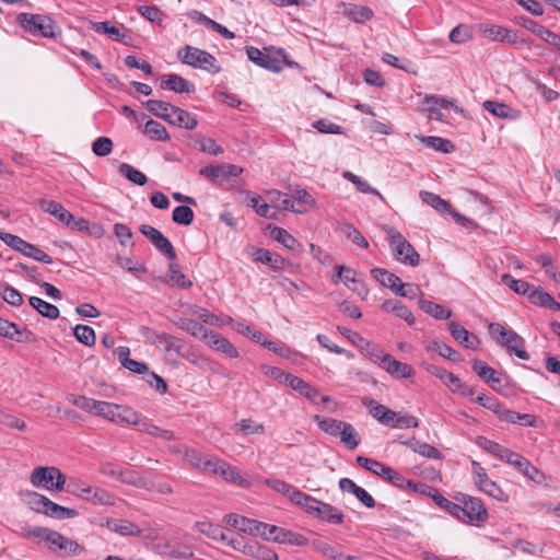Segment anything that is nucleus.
<instances>
[{"mask_svg":"<svg viewBox=\"0 0 560 560\" xmlns=\"http://www.w3.org/2000/svg\"><path fill=\"white\" fill-rule=\"evenodd\" d=\"M390 249L395 258L404 265L416 267L419 265L420 255L406 237L394 228L384 226Z\"/></svg>","mask_w":560,"mask_h":560,"instance_id":"1","label":"nucleus"},{"mask_svg":"<svg viewBox=\"0 0 560 560\" xmlns=\"http://www.w3.org/2000/svg\"><path fill=\"white\" fill-rule=\"evenodd\" d=\"M488 331L499 345L505 347L517 358L522 360L529 359V354L524 349L525 340L516 331L512 329H505L499 323L489 324Z\"/></svg>","mask_w":560,"mask_h":560,"instance_id":"2","label":"nucleus"},{"mask_svg":"<svg viewBox=\"0 0 560 560\" xmlns=\"http://www.w3.org/2000/svg\"><path fill=\"white\" fill-rule=\"evenodd\" d=\"M177 57L183 63L210 73H218L221 70L217 65L214 56L197 47L186 45L183 49L178 50Z\"/></svg>","mask_w":560,"mask_h":560,"instance_id":"3","label":"nucleus"},{"mask_svg":"<svg viewBox=\"0 0 560 560\" xmlns=\"http://www.w3.org/2000/svg\"><path fill=\"white\" fill-rule=\"evenodd\" d=\"M30 481L37 488H44L50 491H61L65 489L66 476L55 466H39L31 474Z\"/></svg>","mask_w":560,"mask_h":560,"instance_id":"4","label":"nucleus"},{"mask_svg":"<svg viewBox=\"0 0 560 560\" xmlns=\"http://www.w3.org/2000/svg\"><path fill=\"white\" fill-rule=\"evenodd\" d=\"M18 23L32 35H40L45 38L56 37L55 23L51 18L44 14L20 13Z\"/></svg>","mask_w":560,"mask_h":560,"instance_id":"5","label":"nucleus"},{"mask_svg":"<svg viewBox=\"0 0 560 560\" xmlns=\"http://www.w3.org/2000/svg\"><path fill=\"white\" fill-rule=\"evenodd\" d=\"M68 491L96 505H113L115 503L114 495L107 490L98 487H90L83 482H70L68 485Z\"/></svg>","mask_w":560,"mask_h":560,"instance_id":"6","label":"nucleus"},{"mask_svg":"<svg viewBox=\"0 0 560 560\" xmlns=\"http://www.w3.org/2000/svg\"><path fill=\"white\" fill-rule=\"evenodd\" d=\"M370 355L373 361L380 365V368L394 377L407 378L413 375V369L411 365L396 360L393 355L385 353L376 347L372 348Z\"/></svg>","mask_w":560,"mask_h":560,"instance_id":"7","label":"nucleus"},{"mask_svg":"<svg viewBox=\"0 0 560 560\" xmlns=\"http://www.w3.org/2000/svg\"><path fill=\"white\" fill-rule=\"evenodd\" d=\"M455 499L463 505V522L480 526L488 520V512L482 502L474 497L459 493Z\"/></svg>","mask_w":560,"mask_h":560,"instance_id":"8","label":"nucleus"},{"mask_svg":"<svg viewBox=\"0 0 560 560\" xmlns=\"http://www.w3.org/2000/svg\"><path fill=\"white\" fill-rule=\"evenodd\" d=\"M0 238L12 249L20 252L24 256L33 258L44 264H51L52 259L37 246L24 241L18 235L11 233H0Z\"/></svg>","mask_w":560,"mask_h":560,"instance_id":"9","label":"nucleus"},{"mask_svg":"<svg viewBox=\"0 0 560 560\" xmlns=\"http://www.w3.org/2000/svg\"><path fill=\"white\" fill-rule=\"evenodd\" d=\"M48 541V549L60 557H78L84 552V546L54 530Z\"/></svg>","mask_w":560,"mask_h":560,"instance_id":"10","label":"nucleus"},{"mask_svg":"<svg viewBox=\"0 0 560 560\" xmlns=\"http://www.w3.org/2000/svg\"><path fill=\"white\" fill-rule=\"evenodd\" d=\"M139 231L149 238L152 245L163 254L167 259L175 260L176 252L167 237L163 235L158 229L149 224H142Z\"/></svg>","mask_w":560,"mask_h":560,"instance_id":"11","label":"nucleus"},{"mask_svg":"<svg viewBox=\"0 0 560 560\" xmlns=\"http://www.w3.org/2000/svg\"><path fill=\"white\" fill-rule=\"evenodd\" d=\"M471 466L474 468L475 485L488 495L498 500H502L505 495L504 492L494 481L488 477L486 470L480 466V464L474 460Z\"/></svg>","mask_w":560,"mask_h":560,"instance_id":"12","label":"nucleus"},{"mask_svg":"<svg viewBox=\"0 0 560 560\" xmlns=\"http://www.w3.org/2000/svg\"><path fill=\"white\" fill-rule=\"evenodd\" d=\"M512 465L517 471L523 474L526 478L540 485L546 480V476L537 467L533 466L528 459L522 455L513 452L511 459L506 462Z\"/></svg>","mask_w":560,"mask_h":560,"instance_id":"13","label":"nucleus"},{"mask_svg":"<svg viewBox=\"0 0 560 560\" xmlns=\"http://www.w3.org/2000/svg\"><path fill=\"white\" fill-rule=\"evenodd\" d=\"M518 23L560 51V35L528 18H520Z\"/></svg>","mask_w":560,"mask_h":560,"instance_id":"14","label":"nucleus"},{"mask_svg":"<svg viewBox=\"0 0 560 560\" xmlns=\"http://www.w3.org/2000/svg\"><path fill=\"white\" fill-rule=\"evenodd\" d=\"M132 418L133 419L130 421V427H135L141 433H147L152 436H160L164 440H171L173 438L172 431L160 429L153 424L149 418L136 410H133Z\"/></svg>","mask_w":560,"mask_h":560,"instance_id":"15","label":"nucleus"},{"mask_svg":"<svg viewBox=\"0 0 560 560\" xmlns=\"http://www.w3.org/2000/svg\"><path fill=\"white\" fill-rule=\"evenodd\" d=\"M308 513L330 524H341L343 522V514L340 510L319 500H317V504L308 506Z\"/></svg>","mask_w":560,"mask_h":560,"instance_id":"16","label":"nucleus"},{"mask_svg":"<svg viewBox=\"0 0 560 560\" xmlns=\"http://www.w3.org/2000/svg\"><path fill=\"white\" fill-rule=\"evenodd\" d=\"M224 521L229 526L253 536H256L259 528H265L261 522L238 514H229L224 517Z\"/></svg>","mask_w":560,"mask_h":560,"instance_id":"17","label":"nucleus"},{"mask_svg":"<svg viewBox=\"0 0 560 560\" xmlns=\"http://www.w3.org/2000/svg\"><path fill=\"white\" fill-rule=\"evenodd\" d=\"M246 54L252 62L264 69H267L272 72H279L282 69L279 61L276 58L271 57L270 55L264 52L262 50L256 47H247Z\"/></svg>","mask_w":560,"mask_h":560,"instance_id":"18","label":"nucleus"},{"mask_svg":"<svg viewBox=\"0 0 560 560\" xmlns=\"http://www.w3.org/2000/svg\"><path fill=\"white\" fill-rule=\"evenodd\" d=\"M205 343L208 345L211 349L222 352L228 358L240 357V352L236 349V347L226 338H224L223 336L219 335L213 330L210 331Z\"/></svg>","mask_w":560,"mask_h":560,"instance_id":"19","label":"nucleus"},{"mask_svg":"<svg viewBox=\"0 0 560 560\" xmlns=\"http://www.w3.org/2000/svg\"><path fill=\"white\" fill-rule=\"evenodd\" d=\"M285 385L291 387L293 390L298 392L301 396L305 397L311 402L316 404L317 397L319 396V392L310 383L303 381L302 378L293 374H287Z\"/></svg>","mask_w":560,"mask_h":560,"instance_id":"20","label":"nucleus"},{"mask_svg":"<svg viewBox=\"0 0 560 560\" xmlns=\"http://www.w3.org/2000/svg\"><path fill=\"white\" fill-rule=\"evenodd\" d=\"M339 488L345 492L352 493L364 506L369 509L375 506V500L373 497L350 478H341L339 480Z\"/></svg>","mask_w":560,"mask_h":560,"instance_id":"21","label":"nucleus"},{"mask_svg":"<svg viewBox=\"0 0 560 560\" xmlns=\"http://www.w3.org/2000/svg\"><path fill=\"white\" fill-rule=\"evenodd\" d=\"M378 468H375V471L373 472L376 476L382 477L384 480L390 482L393 486L398 488H416L415 483L412 481L407 480L402 475H400L398 471L394 470L392 467L384 465L383 463L378 462L377 464Z\"/></svg>","mask_w":560,"mask_h":560,"instance_id":"22","label":"nucleus"},{"mask_svg":"<svg viewBox=\"0 0 560 560\" xmlns=\"http://www.w3.org/2000/svg\"><path fill=\"white\" fill-rule=\"evenodd\" d=\"M311 548L314 552L329 560H345L346 553L338 545H331L322 539H314L311 542Z\"/></svg>","mask_w":560,"mask_h":560,"instance_id":"23","label":"nucleus"},{"mask_svg":"<svg viewBox=\"0 0 560 560\" xmlns=\"http://www.w3.org/2000/svg\"><path fill=\"white\" fill-rule=\"evenodd\" d=\"M161 85L176 93H194L195 85L178 74H164L160 78Z\"/></svg>","mask_w":560,"mask_h":560,"instance_id":"24","label":"nucleus"},{"mask_svg":"<svg viewBox=\"0 0 560 560\" xmlns=\"http://www.w3.org/2000/svg\"><path fill=\"white\" fill-rule=\"evenodd\" d=\"M105 526L121 536L138 537L142 533V529L137 524L128 520L108 518Z\"/></svg>","mask_w":560,"mask_h":560,"instance_id":"25","label":"nucleus"},{"mask_svg":"<svg viewBox=\"0 0 560 560\" xmlns=\"http://www.w3.org/2000/svg\"><path fill=\"white\" fill-rule=\"evenodd\" d=\"M448 330L452 337L467 349L476 350L479 346V339L471 336L469 331L459 326L456 322L448 323Z\"/></svg>","mask_w":560,"mask_h":560,"instance_id":"26","label":"nucleus"},{"mask_svg":"<svg viewBox=\"0 0 560 560\" xmlns=\"http://www.w3.org/2000/svg\"><path fill=\"white\" fill-rule=\"evenodd\" d=\"M472 371L487 384H489L493 389H498V386L501 383V380L497 375V371L489 366L481 360H474L471 363Z\"/></svg>","mask_w":560,"mask_h":560,"instance_id":"27","label":"nucleus"},{"mask_svg":"<svg viewBox=\"0 0 560 560\" xmlns=\"http://www.w3.org/2000/svg\"><path fill=\"white\" fill-rule=\"evenodd\" d=\"M166 121L187 130L194 129L198 124L197 119L190 113L176 106L171 108V113Z\"/></svg>","mask_w":560,"mask_h":560,"instance_id":"28","label":"nucleus"},{"mask_svg":"<svg viewBox=\"0 0 560 560\" xmlns=\"http://www.w3.org/2000/svg\"><path fill=\"white\" fill-rule=\"evenodd\" d=\"M363 405L369 409L371 416L375 418L382 424H389L393 416H395V411L386 407L385 405H381L372 398H364Z\"/></svg>","mask_w":560,"mask_h":560,"instance_id":"29","label":"nucleus"},{"mask_svg":"<svg viewBox=\"0 0 560 560\" xmlns=\"http://www.w3.org/2000/svg\"><path fill=\"white\" fill-rule=\"evenodd\" d=\"M342 14L354 23H364L374 15L372 9L365 5L348 3L342 4Z\"/></svg>","mask_w":560,"mask_h":560,"instance_id":"30","label":"nucleus"},{"mask_svg":"<svg viewBox=\"0 0 560 560\" xmlns=\"http://www.w3.org/2000/svg\"><path fill=\"white\" fill-rule=\"evenodd\" d=\"M477 444L479 447H481L482 450H485L486 452L490 453L492 456L503 460V462H508L509 459H511V456H512V453L513 451H511L510 448L508 447H504L502 445H500L499 443L494 442V441H491L487 438H483V436H479L477 439Z\"/></svg>","mask_w":560,"mask_h":560,"instance_id":"31","label":"nucleus"},{"mask_svg":"<svg viewBox=\"0 0 560 560\" xmlns=\"http://www.w3.org/2000/svg\"><path fill=\"white\" fill-rule=\"evenodd\" d=\"M253 257L255 261L267 265L275 270L284 268L285 260L280 255L272 254L265 248H256L253 253Z\"/></svg>","mask_w":560,"mask_h":560,"instance_id":"32","label":"nucleus"},{"mask_svg":"<svg viewBox=\"0 0 560 560\" xmlns=\"http://www.w3.org/2000/svg\"><path fill=\"white\" fill-rule=\"evenodd\" d=\"M91 28L96 33L108 35L112 39H114L116 42H119L122 44H128L129 36L126 35L125 33H121L118 27L112 25L107 21L92 22Z\"/></svg>","mask_w":560,"mask_h":560,"instance_id":"33","label":"nucleus"},{"mask_svg":"<svg viewBox=\"0 0 560 560\" xmlns=\"http://www.w3.org/2000/svg\"><path fill=\"white\" fill-rule=\"evenodd\" d=\"M402 443L405 445H407L408 447H410L415 453H417L423 457L432 458V459L442 458V453L436 447H434L425 442H421L415 438H412L406 442H402Z\"/></svg>","mask_w":560,"mask_h":560,"instance_id":"34","label":"nucleus"},{"mask_svg":"<svg viewBox=\"0 0 560 560\" xmlns=\"http://www.w3.org/2000/svg\"><path fill=\"white\" fill-rule=\"evenodd\" d=\"M40 205L44 211L54 215L66 225H71V222L73 221V215L61 203L56 201L43 200Z\"/></svg>","mask_w":560,"mask_h":560,"instance_id":"35","label":"nucleus"},{"mask_svg":"<svg viewBox=\"0 0 560 560\" xmlns=\"http://www.w3.org/2000/svg\"><path fill=\"white\" fill-rule=\"evenodd\" d=\"M371 273L382 285L390 289L394 293H396L398 288H400V285L402 284L398 276L389 272L386 269L374 268L371 270Z\"/></svg>","mask_w":560,"mask_h":560,"instance_id":"36","label":"nucleus"},{"mask_svg":"<svg viewBox=\"0 0 560 560\" xmlns=\"http://www.w3.org/2000/svg\"><path fill=\"white\" fill-rule=\"evenodd\" d=\"M130 350L127 347L118 348V359L121 365L137 374H148L149 368L145 363L129 358Z\"/></svg>","mask_w":560,"mask_h":560,"instance_id":"37","label":"nucleus"},{"mask_svg":"<svg viewBox=\"0 0 560 560\" xmlns=\"http://www.w3.org/2000/svg\"><path fill=\"white\" fill-rule=\"evenodd\" d=\"M177 326L180 329L189 332L191 336L201 339L203 342L206 341L208 335L211 331L210 329L206 328L202 324L189 318H180L177 322Z\"/></svg>","mask_w":560,"mask_h":560,"instance_id":"38","label":"nucleus"},{"mask_svg":"<svg viewBox=\"0 0 560 560\" xmlns=\"http://www.w3.org/2000/svg\"><path fill=\"white\" fill-rule=\"evenodd\" d=\"M381 308L384 312L395 313L398 317L406 320L409 325H412L415 323V317H413L412 313L408 310L407 306L401 304V302H399V301H396V300L385 301L382 304Z\"/></svg>","mask_w":560,"mask_h":560,"instance_id":"39","label":"nucleus"},{"mask_svg":"<svg viewBox=\"0 0 560 560\" xmlns=\"http://www.w3.org/2000/svg\"><path fill=\"white\" fill-rule=\"evenodd\" d=\"M164 553L179 559H188L194 556V551L189 546L174 540H167L164 544Z\"/></svg>","mask_w":560,"mask_h":560,"instance_id":"40","label":"nucleus"},{"mask_svg":"<svg viewBox=\"0 0 560 560\" xmlns=\"http://www.w3.org/2000/svg\"><path fill=\"white\" fill-rule=\"evenodd\" d=\"M30 304L33 308H35L42 316L47 317L49 319H56L59 317V310L51 303H48L40 298L32 296L30 298Z\"/></svg>","mask_w":560,"mask_h":560,"instance_id":"41","label":"nucleus"},{"mask_svg":"<svg viewBox=\"0 0 560 560\" xmlns=\"http://www.w3.org/2000/svg\"><path fill=\"white\" fill-rule=\"evenodd\" d=\"M529 300L536 305L548 307L555 312H560V303H558L549 293L542 290H535L530 292Z\"/></svg>","mask_w":560,"mask_h":560,"instance_id":"42","label":"nucleus"},{"mask_svg":"<svg viewBox=\"0 0 560 560\" xmlns=\"http://www.w3.org/2000/svg\"><path fill=\"white\" fill-rule=\"evenodd\" d=\"M419 307L435 319H447L452 316V311L444 308L442 305L421 299Z\"/></svg>","mask_w":560,"mask_h":560,"instance_id":"43","label":"nucleus"},{"mask_svg":"<svg viewBox=\"0 0 560 560\" xmlns=\"http://www.w3.org/2000/svg\"><path fill=\"white\" fill-rule=\"evenodd\" d=\"M247 556L258 560H278V555L275 550L256 540H253L250 548L247 549Z\"/></svg>","mask_w":560,"mask_h":560,"instance_id":"44","label":"nucleus"},{"mask_svg":"<svg viewBox=\"0 0 560 560\" xmlns=\"http://www.w3.org/2000/svg\"><path fill=\"white\" fill-rule=\"evenodd\" d=\"M54 529L43 526H24L21 528V536L26 539H38L48 544Z\"/></svg>","mask_w":560,"mask_h":560,"instance_id":"45","label":"nucleus"},{"mask_svg":"<svg viewBox=\"0 0 560 560\" xmlns=\"http://www.w3.org/2000/svg\"><path fill=\"white\" fill-rule=\"evenodd\" d=\"M313 420L317 423L318 428L323 432L331 436H338V433H340V427L343 423V421L341 420H337L334 418H325L318 415L314 416Z\"/></svg>","mask_w":560,"mask_h":560,"instance_id":"46","label":"nucleus"},{"mask_svg":"<svg viewBox=\"0 0 560 560\" xmlns=\"http://www.w3.org/2000/svg\"><path fill=\"white\" fill-rule=\"evenodd\" d=\"M340 441L347 445L350 450H354L359 446L360 440L355 429L352 424L345 422L340 427V433H338Z\"/></svg>","mask_w":560,"mask_h":560,"instance_id":"47","label":"nucleus"},{"mask_svg":"<svg viewBox=\"0 0 560 560\" xmlns=\"http://www.w3.org/2000/svg\"><path fill=\"white\" fill-rule=\"evenodd\" d=\"M197 530L207 536L212 538L213 540H225L228 538V533H225L221 526L207 523V522H199L196 524Z\"/></svg>","mask_w":560,"mask_h":560,"instance_id":"48","label":"nucleus"},{"mask_svg":"<svg viewBox=\"0 0 560 560\" xmlns=\"http://www.w3.org/2000/svg\"><path fill=\"white\" fill-rule=\"evenodd\" d=\"M420 197L423 202L431 206L439 212H450L451 211V208H452L451 203L447 200L441 198L439 195H435L430 191H420Z\"/></svg>","mask_w":560,"mask_h":560,"instance_id":"49","label":"nucleus"},{"mask_svg":"<svg viewBox=\"0 0 560 560\" xmlns=\"http://www.w3.org/2000/svg\"><path fill=\"white\" fill-rule=\"evenodd\" d=\"M144 106L152 115L167 120L171 108H173L174 105L164 101L149 100L145 102Z\"/></svg>","mask_w":560,"mask_h":560,"instance_id":"50","label":"nucleus"},{"mask_svg":"<svg viewBox=\"0 0 560 560\" xmlns=\"http://www.w3.org/2000/svg\"><path fill=\"white\" fill-rule=\"evenodd\" d=\"M167 283L179 289H188L191 287V281L186 279V276L179 270V266L176 262L170 264V277Z\"/></svg>","mask_w":560,"mask_h":560,"instance_id":"51","label":"nucleus"},{"mask_svg":"<svg viewBox=\"0 0 560 560\" xmlns=\"http://www.w3.org/2000/svg\"><path fill=\"white\" fill-rule=\"evenodd\" d=\"M118 170L122 176L136 185L143 186L148 183L147 176L128 163H121Z\"/></svg>","mask_w":560,"mask_h":560,"instance_id":"52","label":"nucleus"},{"mask_svg":"<svg viewBox=\"0 0 560 560\" xmlns=\"http://www.w3.org/2000/svg\"><path fill=\"white\" fill-rule=\"evenodd\" d=\"M421 141L431 149L443 153H451L454 151L455 147L453 142L448 139L440 138V137H422Z\"/></svg>","mask_w":560,"mask_h":560,"instance_id":"53","label":"nucleus"},{"mask_svg":"<svg viewBox=\"0 0 560 560\" xmlns=\"http://www.w3.org/2000/svg\"><path fill=\"white\" fill-rule=\"evenodd\" d=\"M503 420L508 423H520L524 427H534L536 423V418L529 413H520L513 410L508 409L503 415Z\"/></svg>","mask_w":560,"mask_h":560,"instance_id":"54","label":"nucleus"},{"mask_svg":"<svg viewBox=\"0 0 560 560\" xmlns=\"http://www.w3.org/2000/svg\"><path fill=\"white\" fill-rule=\"evenodd\" d=\"M199 175L215 184L226 180L223 165L210 164L199 170Z\"/></svg>","mask_w":560,"mask_h":560,"instance_id":"55","label":"nucleus"},{"mask_svg":"<svg viewBox=\"0 0 560 560\" xmlns=\"http://www.w3.org/2000/svg\"><path fill=\"white\" fill-rule=\"evenodd\" d=\"M394 429H410L419 425L418 419L409 413H400L395 411V416L390 420L389 424Z\"/></svg>","mask_w":560,"mask_h":560,"instance_id":"56","label":"nucleus"},{"mask_svg":"<svg viewBox=\"0 0 560 560\" xmlns=\"http://www.w3.org/2000/svg\"><path fill=\"white\" fill-rule=\"evenodd\" d=\"M144 133L154 140L165 141L170 139V136L165 127L153 119H149L145 122Z\"/></svg>","mask_w":560,"mask_h":560,"instance_id":"57","label":"nucleus"},{"mask_svg":"<svg viewBox=\"0 0 560 560\" xmlns=\"http://www.w3.org/2000/svg\"><path fill=\"white\" fill-rule=\"evenodd\" d=\"M288 498L292 503L295 505H299L303 508L308 513V506H313L314 504H317V499L298 490L296 488H292V491H290Z\"/></svg>","mask_w":560,"mask_h":560,"instance_id":"58","label":"nucleus"},{"mask_svg":"<svg viewBox=\"0 0 560 560\" xmlns=\"http://www.w3.org/2000/svg\"><path fill=\"white\" fill-rule=\"evenodd\" d=\"M73 335L79 342L88 347L93 346L96 340L94 329L86 325H77L73 328Z\"/></svg>","mask_w":560,"mask_h":560,"instance_id":"59","label":"nucleus"},{"mask_svg":"<svg viewBox=\"0 0 560 560\" xmlns=\"http://www.w3.org/2000/svg\"><path fill=\"white\" fill-rule=\"evenodd\" d=\"M195 214L190 207L178 206L173 210L172 220L180 225H190L194 221Z\"/></svg>","mask_w":560,"mask_h":560,"instance_id":"60","label":"nucleus"},{"mask_svg":"<svg viewBox=\"0 0 560 560\" xmlns=\"http://www.w3.org/2000/svg\"><path fill=\"white\" fill-rule=\"evenodd\" d=\"M271 237L291 250L299 245L298 241L283 228L275 226L271 230Z\"/></svg>","mask_w":560,"mask_h":560,"instance_id":"61","label":"nucleus"},{"mask_svg":"<svg viewBox=\"0 0 560 560\" xmlns=\"http://www.w3.org/2000/svg\"><path fill=\"white\" fill-rule=\"evenodd\" d=\"M113 415L109 421L121 427H130V421L133 419V409L128 406L118 405V410L114 411Z\"/></svg>","mask_w":560,"mask_h":560,"instance_id":"62","label":"nucleus"},{"mask_svg":"<svg viewBox=\"0 0 560 560\" xmlns=\"http://www.w3.org/2000/svg\"><path fill=\"white\" fill-rule=\"evenodd\" d=\"M224 541L232 549L240 551L245 556H247V549L250 548V544L253 542V540H248L240 534H228V538H225Z\"/></svg>","mask_w":560,"mask_h":560,"instance_id":"63","label":"nucleus"},{"mask_svg":"<svg viewBox=\"0 0 560 560\" xmlns=\"http://www.w3.org/2000/svg\"><path fill=\"white\" fill-rule=\"evenodd\" d=\"M450 40L455 44H464L472 38L471 27L466 24L455 26L450 33Z\"/></svg>","mask_w":560,"mask_h":560,"instance_id":"64","label":"nucleus"}]
</instances>
